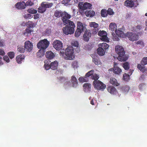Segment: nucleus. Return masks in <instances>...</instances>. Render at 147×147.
Returning a JSON list of instances; mask_svg holds the SVG:
<instances>
[{"mask_svg":"<svg viewBox=\"0 0 147 147\" xmlns=\"http://www.w3.org/2000/svg\"><path fill=\"white\" fill-rule=\"evenodd\" d=\"M121 89L122 91L123 92H127L129 91V88L128 86H126L122 87Z\"/></svg>","mask_w":147,"mask_h":147,"instance_id":"nucleus-43","label":"nucleus"},{"mask_svg":"<svg viewBox=\"0 0 147 147\" xmlns=\"http://www.w3.org/2000/svg\"><path fill=\"white\" fill-rule=\"evenodd\" d=\"M45 55L46 58L49 59H52L55 56L54 53L51 51H47Z\"/></svg>","mask_w":147,"mask_h":147,"instance_id":"nucleus-21","label":"nucleus"},{"mask_svg":"<svg viewBox=\"0 0 147 147\" xmlns=\"http://www.w3.org/2000/svg\"><path fill=\"white\" fill-rule=\"evenodd\" d=\"M5 54L4 51L2 49H0V55L3 56Z\"/></svg>","mask_w":147,"mask_h":147,"instance_id":"nucleus-62","label":"nucleus"},{"mask_svg":"<svg viewBox=\"0 0 147 147\" xmlns=\"http://www.w3.org/2000/svg\"><path fill=\"white\" fill-rule=\"evenodd\" d=\"M143 28V26L140 25H138L136 26V29L138 30H140Z\"/></svg>","mask_w":147,"mask_h":147,"instance_id":"nucleus-59","label":"nucleus"},{"mask_svg":"<svg viewBox=\"0 0 147 147\" xmlns=\"http://www.w3.org/2000/svg\"><path fill=\"white\" fill-rule=\"evenodd\" d=\"M123 67L125 70H128L129 68V63L128 62H125L123 63Z\"/></svg>","mask_w":147,"mask_h":147,"instance_id":"nucleus-39","label":"nucleus"},{"mask_svg":"<svg viewBox=\"0 0 147 147\" xmlns=\"http://www.w3.org/2000/svg\"><path fill=\"white\" fill-rule=\"evenodd\" d=\"M85 14L87 17H91L94 16L95 12L94 11L91 10L86 11L85 12Z\"/></svg>","mask_w":147,"mask_h":147,"instance_id":"nucleus-24","label":"nucleus"},{"mask_svg":"<svg viewBox=\"0 0 147 147\" xmlns=\"http://www.w3.org/2000/svg\"><path fill=\"white\" fill-rule=\"evenodd\" d=\"M51 30L50 29H47L45 31V34H47L48 35H50L51 33Z\"/></svg>","mask_w":147,"mask_h":147,"instance_id":"nucleus-51","label":"nucleus"},{"mask_svg":"<svg viewBox=\"0 0 147 147\" xmlns=\"http://www.w3.org/2000/svg\"><path fill=\"white\" fill-rule=\"evenodd\" d=\"M101 15L103 17H106L107 15V11L105 9H102L101 11Z\"/></svg>","mask_w":147,"mask_h":147,"instance_id":"nucleus-37","label":"nucleus"},{"mask_svg":"<svg viewBox=\"0 0 147 147\" xmlns=\"http://www.w3.org/2000/svg\"><path fill=\"white\" fill-rule=\"evenodd\" d=\"M115 33L117 34L119 37H123L124 35V33L123 31L120 30H115Z\"/></svg>","mask_w":147,"mask_h":147,"instance_id":"nucleus-40","label":"nucleus"},{"mask_svg":"<svg viewBox=\"0 0 147 147\" xmlns=\"http://www.w3.org/2000/svg\"><path fill=\"white\" fill-rule=\"evenodd\" d=\"M53 45L54 48L57 50H60L63 47V43L59 40H55Z\"/></svg>","mask_w":147,"mask_h":147,"instance_id":"nucleus-11","label":"nucleus"},{"mask_svg":"<svg viewBox=\"0 0 147 147\" xmlns=\"http://www.w3.org/2000/svg\"><path fill=\"white\" fill-rule=\"evenodd\" d=\"M144 65H142L141 64H138L137 66V68L141 72L143 73L145 72V67L144 66Z\"/></svg>","mask_w":147,"mask_h":147,"instance_id":"nucleus-31","label":"nucleus"},{"mask_svg":"<svg viewBox=\"0 0 147 147\" xmlns=\"http://www.w3.org/2000/svg\"><path fill=\"white\" fill-rule=\"evenodd\" d=\"M94 71L93 70H92L90 71H88L86 74V77H89L91 76V78L94 80V81H98V80L99 77L98 75L96 74H94Z\"/></svg>","mask_w":147,"mask_h":147,"instance_id":"nucleus-12","label":"nucleus"},{"mask_svg":"<svg viewBox=\"0 0 147 147\" xmlns=\"http://www.w3.org/2000/svg\"><path fill=\"white\" fill-rule=\"evenodd\" d=\"M63 12L61 10H56L55 11L54 13V16L57 18H59L61 17L63 13Z\"/></svg>","mask_w":147,"mask_h":147,"instance_id":"nucleus-30","label":"nucleus"},{"mask_svg":"<svg viewBox=\"0 0 147 147\" xmlns=\"http://www.w3.org/2000/svg\"><path fill=\"white\" fill-rule=\"evenodd\" d=\"M66 26L63 28V33L66 35L74 34L75 31V25L72 21L70 22L67 24L63 23Z\"/></svg>","mask_w":147,"mask_h":147,"instance_id":"nucleus-2","label":"nucleus"},{"mask_svg":"<svg viewBox=\"0 0 147 147\" xmlns=\"http://www.w3.org/2000/svg\"><path fill=\"white\" fill-rule=\"evenodd\" d=\"M43 6L42 5V3L41 6L38 8V11L39 13H42L46 10V9L45 8H44Z\"/></svg>","mask_w":147,"mask_h":147,"instance_id":"nucleus-33","label":"nucleus"},{"mask_svg":"<svg viewBox=\"0 0 147 147\" xmlns=\"http://www.w3.org/2000/svg\"><path fill=\"white\" fill-rule=\"evenodd\" d=\"M33 17L30 14H25L24 16V18L26 19H30Z\"/></svg>","mask_w":147,"mask_h":147,"instance_id":"nucleus-50","label":"nucleus"},{"mask_svg":"<svg viewBox=\"0 0 147 147\" xmlns=\"http://www.w3.org/2000/svg\"><path fill=\"white\" fill-rule=\"evenodd\" d=\"M45 52V50L40 49L38 51L37 53L36 56L38 58L42 57L44 55Z\"/></svg>","mask_w":147,"mask_h":147,"instance_id":"nucleus-25","label":"nucleus"},{"mask_svg":"<svg viewBox=\"0 0 147 147\" xmlns=\"http://www.w3.org/2000/svg\"><path fill=\"white\" fill-rule=\"evenodd\" d=\"M83 35V39L84 41L88 42L91 37V33L90 30H86Z\"/></svg>","mask_w":147,"mask_h":147,"instance_id":"nucleus-14","label":"nucleus"},{"mask_svg":"<svg viewBox=\"0 0 147 147\" xmlns=\"http://www.w3.org/2000/svg\"><path fill=\"white\" fill-rule=\"evenodd\" d=\"M17 50L18 51L21 53H23L24 52L25 50V48H24L23 47H20L18 48Z\"/></svg>","mask_w":147,"mask_h":147,"instance_id":"nucleus-46","label":"nucleus"},{"mask_svg":"<svg viewBox=\"0 0 147 147\" xmlns=\"http://www.w3.org/2000/svg\"><path fill=\"white\" fill-rule=\"evenodd\" d=\"M112 38L114 41H118L119 40V36L117 34L114 32H112Z\"/></svg>","mask_w":147,"mask_h":147,"instance_id":"nucleus-35","label":"nucleus"},{"mask_svg":"<svg viewBox=\"0 0 147 147\" xmlns=\"http://www.w3.org/2000/svg\"><path fill=\"white\" fill-rule=\"evenodd\" d=\"M33 32L32 28L30 27H27L24 31L23 35L26 36H28L31 35V33Z\"/></svg>","mask_w":147,"mask_h":147,"instance_id":"nucleus-15","label":"nucleus"},{"mask_svg":"<svg viewBox=\"0 0 147 147\" xmlns=\"http://www.w3.org/2000/svg\"><path fill=\"white\" fill-rule=\"evenodd\" d=\"M93 85L95 89L100 90H103L106 88V86L105 84L98 80L94 81Z\"/></svg>","mask_w":147,"mask_h":147,"instance_id":"nucleus-7","label":"nucleus"},{"mask_svg":"<svg viewBox=\"0 0 147 147\" xmlns=\"http://www.w3.org/2000/svg\"><path fill=\"white\" fill-rule=\"evenodd\" d=\"M40 15L39 14H36L34 15V19H38L39 18Z\"/></svg>","mask_w":147,"mask_h":147,"instance_id":"nucleus-61","label":"nucleus"},{"mask_svg":"<svg viewBox=\"0 0 147 147\" xmlns=\"http://www.w3.org/2000/svg\"><path fill=\"white\" fill-rule=\"evenodd\" d=\"M51 61L48 60H45L44 67L45 69L48 70L50 68L52 70L56 69L58 65V63L57 61H55L50 63Z\"/></svg>","mask_w":147,"mask_h":147,"instance_id":"nucleus-3","label":"nucleus"},{"mask_svg":"<svg viewBox=\"0 0 147 147\" xmlns=\"http://www.w3.org/2000/svg\"><path fill=\"white\" fill-rule=\"evenodd\" d=\"M27 11L28 13L32 14L36 13L37 12V10L34 9L33 8L29 9L27 10Z\"/></svg>","mask_w":147,"mask_h":147,"instance_id":"nucleus-42","label":"nucleus"},{"mask_svg":"<svg viewBox=\"0 0 147 147\" xmlns=\"http://www.w3.org/2000/svg\"><path fill=\"white\" fill-rule=\"evenodd\" d=\"M92 61L96 65H98L100 64L101 62L100 61H99V59L97 58H93Z\"/></svg>","mask_w":147,"mask_h":147,"instance_id":"nucleus-41","label":"nucleus"},{"mask_svg":"<svg viewBox=\"0 0 147 147\" xmlns=\"http://www.w3.org/2000/svg\"><path fill=\"white\" fill-rule=\"evenodd\" d=\"M8 55L10 59H12L14 58L15 54L13 52H10L8 53Z\"/></svg>","mask_w":147,"mask_h":147,"instance_id":"nucleus-48","label":"nucleus"},{"mask_svg":"<svg viewBox=\"0 0 147 147\" xmlns=\"http://www.w3.org/2000/svg\"><path fill=\"white\" fill-rule=\"evenodd\" d=\"M71 81L72 84V86L74 88L78 86V82L77 79L75 76H73L71 77Z\"/></svg>","mask_w":147,"mask_h":147,"instance_id":"nucleus-20","label":"nucleus"},{"mask_svg":"<svg viewBox=\"0 0 147 147\" xmlns=\"http://www.w3.org/2000/svg\"><path fill=\"white\" fill-rule=\"evenodd\" d=\"M26 6H30L32 5H33V2H32L30 0H28L26 3Z\"/></svg>","mask_w":147,"mask_h":147,"instance_id":"nucleus-54","label":"nucleus"},{"mask_svg":"<svg viewBox=\"0 0 147 147\" xmlns=\"http://www.w3.org/2000/svg\"><path fill=\"white\" fill-rule=\"evenodd\" d=\"M97 53L100 56L104 55L105 54V52L104 49L102 48L99 47L97 49Z\"/></svg>","mask_w":147,"mask_h":147,"instance_id":"nucleus-27","label":"nucleus"},{"mask_svg":"<svg viewBox=\"0 0 147 147\" xmlns=\"http://www.w3.org/2000/svg\"><path fill=\"white\" fill-rule=\"evenodd\" d=\"M92 6V4L88 2H85L83 4V10H85L87 9H90Z\"/></svg>","mask_w":147,"mask_h":147,"instance_id":"nucleus-28","label":"nucleus"},{"mask_svg":"<svg viewBox=\"0 0 147 147\" xmlns=\"http://www.w3.org/2000/svg\"><path fill=\"white\" fill-rule=\"evenodd\" d=\"M26 25L28 26L27 27H30L31 28H32L33 27L34 23L32 21H28L26 24Z\"/></svg>","mask_w":147,"mask_h":147,"instance_id":"nucleus-44","label":"nucleus"},{"mask_svg":"<svg viewBox=\"0 0 147 147\" xmlns=\"http://www.w3.org/2000/svg\"><path fill=\"white\" fill-rule=\"evenodd\" d=\"M77 28L76 30L75 34V37H78L81 33L86 30V26H84L83 24L80 22H78L77 23Z\"/></svg>","mask_w":147,"mask_h":147,"instance_id":"nucleus-5","label":"nucleus"},{"mask_svg":"<svg viewBox=\"0 0 147 147\" xmlns=\"http://www.w3.org/2000/svg\"><path fill=\"white\" fill-rule=\"evenodd\" d=\"M83 2H80L79 3L78 6L80 9L83 10Z\"/></svg>","mask_w":147,"mask_h":147,"instance_id":"nucleus-53","label":"nucleus"},{"mask_svg":"<svg viewBox=\"0 0 147 147\" xmlns=\"http://www.w3.org/2000/svg\"><path fill=\"white\" fill-rule=\"evenodd\" d=\"M99 46L100 48H102L103 49L106 50L108 49L109 47V45L105 43H103L99 44Z\"/></svg>","mask_w":147,"mask_h":147,"instance_id":"nucleus-32","label":"nucleus"},{"mask_svg":"<svg viewBox=\"0 0 147 147\" xmlns=\"http://www.w3.org/2000/svg\"><path fill=\"white\" fill-rule=\"evenodd\" d=\"M33 44L29 41H26L24 43V48L25 50L28 52L31 51L33 49Z\"/></svg>","mask_w":147,"mask_h":147,"instance_id":"nucleus-13","label":"nucleus"},{"mask_svg":"<svg viewBox=\"0 0 147 147\" xmlns=\"http://www.w3.org/2000/svg\"><path fill=\"white\" fill-rule=\"evenodd\" d=\"M42 5H43V6L44 7V8H45V9L46 8H49L51 7L53 5V4L52 3H50L49 4L45 2H43L42 3Z\"/></svg>","mask_w":147,"mask_h":147,"instance_id":"nucleus-34","label":"nucleus"},{"mask_svg":"<svg viewBox=\"0 0 147 147\" xmlns=\"http://www.w3.org/2000/svg\"><path fill=\"white\" fill-rule=\"evenodd\" d=\"M107 11L108 15L109 14L111 15H113L114 14V12L113 9L111 8H109Z\"/></svg>","mask_w":147,"mask_h":147,"instance_id":"nucleus-49","label":"nucleus"},{"mask_svg":"<svg viewBox=\"0 0 147 147\" xmlns=\"http://www.w3.org/2000/svg\"><path fill=\"white\" fill-rule=\"evenodd\" d=\"M89 26L90 27H93L95 28H97L98 26V24L95 22H91L90 23Z\"/></svg>","mask_w":147,"mask_h":147,"instance_id":"nucleus-38","label":"nucleus"},{"mask_svg":"<svg viewBox=\"0 0 147 147\" xmlns=\"http://www.w3.org/2000/svg\"><path fill=\"white\" fill-rule=\"evenodd\" d=\"M16 6V7L19 9H23L26 7V4L24 1L17 3Z\"/></svg>","mask_w":147,"mask_h":147,"instance_id":"nucleus-16","label":"nucleus"},{"mask_svg":"<svg viewBox=\"0 0 147 147\" xmlns=\"http://www.w3.org/2000/svg\"><path fill=\"white\" fill-rule=\"evenodd\" d=\"M98 35L100 36V39L102 41L109 42V40L107 37V34L106 32L102 30L98 32Z\"/></svg>","mask_w":147,"mask_h":147,"instance_id":"nucleus-9","label":"nucleus"},{"mask_svg":"<svg viewBox=\"0 0 147 147\" xmlns=\"http://www.w3.org/2000/svg\"><path fill=\"white\" fill-rule=\"evenodd\" d=\"M88 77H86V75L84 77H82L79 78V80L80 82H87L88 81V79L87 78Z\"/></svg>","mask_w":147,"mask_h":147,"instance_id":"nucleus-36","label":"nucleus"},{"mask_svg":"<svg viewBox=\"0 0 147 147\" xmlns=\"http://www.w3.org/2000/svg\"><path fill=\"white\" fill-rule=\"evenodd\" d=\"M109 29L111 31H115L117 30V25L115 23H111L109 26Z\"/></svg>","mask_w":147,"mask_h":147,"instance_id":"nucleus-26","label":"nucleus"},{"mask_svg":"<svg viewBox=\"0 0 147 147\" xmlns=\"http://www.w3.org/2000/svg\"><path fill=\"white\" fill-rule=\"evenodd\" d=\"M71 84L70 82V81H67L65 83H64V85L65 86H71L70 85Z\"/></svg>","mask_w":147,"mask_h":147,"instance_id":"nucleus-60","label":"nucleus"},{"mask_svg":"<svg viewBox=\"0 0 147 147\" xmlns=\"http://www.w3.org/2000/svg\"><path fill=\"white\" fill-rule=\"evenodd\" d=\"M65 56L64 57V59L65 60H71L73 59L74 58L73 47L69 46L66 48L65 50Z\"/></svg>","mask_w":147,"mask_h":147,"instance_id":"nucleus-4","label":"nucleus"},{"mask_svg":"<svg viewBox=\"0 0 147 147\" xmlns=\"http://www.w3.org/2000/svg\"><path fill=\"white\" fill-rule=\"evenodd\" d=\"M110 82L111 84L115 86H118L119 85V84L117 80L114 78H111Z\"/></svg>","mask_w":147,"mask_h":147,"instance_id":"nucleus-23","label":"nucleus"},{"mask_svg":"<svg viewBox=\"0 0 147 147\" xmlns=\"http://www.w3.org/2000/svg\"><path fill=\"white\" fill-rule=\"evenodd\" d=\"M141 63H143L144 65L147 64V57H144L142 59L141 61Z\"/></svg>","mask_w":147,"mask_h":147,"instance_id":"nucleus-45","label":"nucleus"},{"mask_svg":"<svg viewBox=\"0 0 147 147\" xmlns=\"http://www.w3.org/2000/svg\"><path fill=\"white\" fill-rule=\"evenodd\" d=\"M25 58L24 55H20L17 56L16 57V60L18 63H21Z\"/></svg>","mask_w":147,"mask_h":147,"instance_id":"nucleus-22","label":"nucleus"},{"mask_svg":"<svg viewBox=\"0 0 147 147\" xmlns=\"http://www.w3.org/2000/svg\"><path fill=\"white\" fill-rule=\"evenodd\" d=\"M136 44L137 45H142L143 44V42L141 40H139L137 42Z\"/></svg>","mask_w":147,"mask_h":147,"instance_id":"nucleus-63","label":"nucleus"},{"mask_svg":"<svg viewBox=\"0 0 147 147\" xmlns=\"http://www.w3.org/2000/svg\"><path fill=\"white\" fill-rule=\"evenodd\" d=\"M72 45L73 46L76 47H78L79 46V43L77 41H75L73 43Z\"/></svg>","mask_w":147,"mask_h":147,"instance_id":"nucleus-57","label":"nucleus"},{"mask_svg":"<svg viewBox=\"0 0 147 147\" xmlns=\"http://www.w3.org/2000/svg\"><path fill=\"white\" fill-rule=\"evenodd\" d=\"M108 91L111 94H115L117 92L116 89L113 86H109L107 88Z\"/></svg>","mask_w":147,"mask_h":147,"instance_id":"nucleus-17","label":"nucleus"},{"mask_svg":"<svg viewBox=\"0 0 147 147\" xmlns=\"http://www.w3.org/2000/svg\"><path fill=\"white\" fill-rule=\"evenodd\" d=\"M59 79L60 81L61 82H63L64 81H65L66 80V79L64 77H60L59 78Z\"/></svg>","mask_w":147,"mask_h":147,"instance_id":"nucleus-58","label":"nucleus"},{"mask_svg":"<svg viewBox=\"0 0 147 147\" xmlns=\"http://www.w3.org/2000/svg\"><path fill=\"white\" fill-rule=\"evenodd\" d=\"M126 36L129 40L133 41L139 39L138 35L134 33L127 32L126 34Z\"/></svg>","mask_w":147,"mask_h":147,"instance_id":"nucleus-8","label":"nucleus"},{"mask_svg":"<svg viewBox=\"0 0 147 147\" xmlns=\"http://www.w3.org/2000/svg\"><path fill=\"white\" fill-rule=\"evenodd\" d=\"M49 42L47 39H45L40 41L37 44V47L40 49L45 50L49 46Z\"/></svg>","mask_w":147,"mask_h":147,"instance_id":"nucleus-6","label":"nucleus"},{"mask_svg":"<svg viewBox=\"0 0 147 147\" xmlns=\"http://www.w3.org/2000/svg\"><path fill=\"white\" fill-rule=\"evenodd\" d=\"M98 30L97 28H94L92 30V33L94 34H96L97 33Z\"/></svg>","mask_w":147,"mask_h":147,"instance_id":"nucleus-56","label":"nucleus"},{"mask_svg":"<svg viewBox=\"0 0 147 147\" xmlns=\"http://www.w3.org/2000/svg\"><path fill=\"white\" fill-rule=\"evenodd\" d=\"M91 85L90 84L85 83L83 85L84 90L85 92H88L91 91Z\"/></svg>","mask_w":147,"mask_h":147,"instance_id":"nucleus-18","label":"nucleus"},{"mask_svg":"<svg viewBox=\"0 0 147 147\" xmlns=\"http://www.w3.org/2000/svg\"><path fill=\"white\" fill-rule=\"evenodd\" d=\"M144 85L143 84H141L139 85V88L140 89H142L143 87L144 86Z\"/></svg>","mask_w":147,"mask_h":147,"instance_id":"nucleus-64","label":"nucleus"},{"mask_svg":"<svg viewBox=\"0 0 147 147\" xmlns=\"http://www.w3.org/2000/svg\"><path fill=\"white\" fill-rule=\"evenodd\" d=\"M129 75L125 73L123 75V80L127 81L129 78Z\"/></svg>","mask_w":147,"mask_h":147,"instance_id":"nucleus-47","label":"nucleus"},{"mask_svg":"<svg viewBox=\"0 0 147 147\" xmlns=\"http://www.w3.org/2000/svg\"><path fill=\"white\" fill-rule=\"evenodd\" d=\"M71 18V16L65 11L63 12L61 16V19L63 23L67 24L70 22H71L69 20Z\"/></svg>","mask_w":147,"mask_h":147,"instance_id":"nucleus-10","label":"nucleus"},{"mask_svg":"<svg viewBox=\"0 0 147 147\" xmlns=\"http://www.w3.org/2000/svg\"><path fill=\"white\" fill-rule=\"evenodd\" d=\"M121 69L117 66H114V73L117 74H119L121 72Z\"/></svg>","mask_w":147,"mask_h":147,"instance_id":"nucleus-29","label":"nucleus"},{"mask_svg":"<svg viewBox=\"0 0 147 147\" xmlns=\"http://www.w3.org/2000/svg\"><path fill=\"white\" fill-rule=\"evenodd\" d=\"M78 62L76 61H74L72 63V66L74 68H76L77 67Z\"/></svg>","mask_w":147,"mask_h":147,"instance_id":"nucleus-52","label":"nucleus"},{"mask_svg":"<svg viewBox=\"0 0 147 147\" xmlns=\"http://www.w3.org/2000/svg\"><path fill=\"white\" fill-rule=\"evenodd\" d=\"M115 51L119 55L118 60L121 61H126L128 57L125 55V51L123 47L121 46L118 45L115 47Z\"/></svg>","mask_w":147,"mask_h":147,"instance_id":"nucleus-1","label":"nucleus"},{"mask_svg":"<svg viewBox=\"0 0 147 147\" xmlns=\"http://www.w3.org/2000/svg\"><path fill=\"white\" fill-rule=\"evenodd\" d=\"M124 5L127 7L131 8L134 6V4L133 1L127 0L124 2Z\"/></svg>","mask_w":147,"mask_h":147,"instance_id":"nucleus-19","label":"nucleus"},{"mask_svg":"<svg viewBox=\"0 0 147 147\" xmlns=\"http://www.w3.org/2000/svg\"><path fill=\"white\" fill-rule=\"evenodd\" d=\"M3 60L7 62V63H8L9 62L10 60L8 57L7 55L4 56L3 57Z\"/></svg>","mask_w":147,"mask_h":147,"instance_id":"nucleus-55","label":"nucleus"}]
</instances>
